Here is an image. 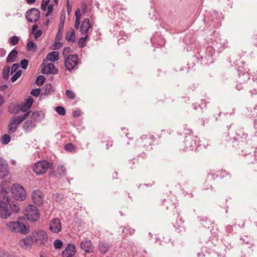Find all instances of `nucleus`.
Returning a JSON list of instances; mask_svg holds the SVG:
<instances>
[{
    "mask_svg": "<svg viewBox=\"0 0 257 257\" xmlns=\"http://www.w3.org/2000/svg\"><path fill=\"white\" fill-rule=\"evenodd\" d=\"M47 12L46 14V16L48 17L50 15V14L52 13V12L53 11V5H51L48 6L47 7Z\"/></svg>",
    "mask_w": 257,
    "mask_h": 257,
    "instance_id": "4d7b16f0",
    "label": "nucleus"
},
{
    "mask_svg": "<svg viewBox=\"0 0 257 257\" xmlns=\"http://www.w3.org/2000/svg\"><path fill=\"white\" fill-rule=\"evenodd\" d=\"M64 65L69 71L76 70L78 68V57L76 54L68 55L65 58Z\"/></svg>",
    "mask_w": 257,
    "mask_h": 257,
    "instance_id": "1a4fd4ad",
    "label": "nucleus"
},
{
    "mask_svg": "<svg viewBox=\"0 0 257 257\" xmlns=\"http://www.w3.org/2000/svg\"><path fill=\"white\" fill-rule=\"evenodd\" d=\"M185 135H188L185 139V148L186 150H194L196 149L197 147L201 146L199 144V140L197 136H195L192 134V130L187 129L185 133Z\"/></svg>",
    "mask_w": 257,
    "mask_h": 257,
    "instance_id": "20e7f679",
    "label": "nucleus"
},
{
    "mask_svg": "<svg viewBox=\"0 0 257 257\" xmlns=\"http://www.w3.org/2000/svg\"><path fill=\"white\" fill-rule=\"evenodd\" d=\"M40 13L38 9L32 8L27 11L25 14L27 20L31 23L37 22L40 18Z\"/></svg>",
    "mask_w": 257,
    "mask_h": 257,
    "instance_id": "ddd939ff",
    "label": "nucleus"
},
{
    "mask_svg": "<svg viewBox=\"0 0 257 257\" xmlns=\"http://www.w3.org/2000/svg\"><path fill=\"white\" fill-rule=\"evenodd\" d=\"M55 92V88L53 87L51 84H47L45 85L44 94L45 95H51Z\"/></svg>",
    "mask_w": 257,
    "mask_h": 257,
    "instance_id": "2f4dec72",
    "label": "nucleus"
},
{
    "mask_svg": "<svg viewBox=\"0 0 257 257\" xmlns=\"http://www.w3.org/2000/svg\"><path fill=\"white\" fill-rule=\"evenodd\" d=\"M201 224L205 228H209V225L212 224L211 221L208 218L204 216H201L198 217Z\"/></svg>",
    "mask_w": 257,
    "mask_h": 257,
    "instance_id": "c756f323",
    "label": "nucleus"
},
{
    "mask_svg": "<svg viewBox=\"0 0 257 257\" xmlns=\"http://www.w3.org/2000/svg\"><path fill=\"white\" fill-rule=\"evenodd\" d=\"M109 245L106 242H102L99 244V250L101 253L105 254L109 249Z\"/></svg>",
    "mask_w": 257,
    "mask_h": 257,
    "instance_id": "7c9ffc66",
    "label": "nucleus"
},
{
    "mask_svg": "<svg viewBox=\"0 0 257 257\" xmlns=\"http://www.w3.org/2000/svg\"><path fill=\"white\" fill-rule=\"evenodd\" d=\"M12 194L16 200H24L26 193L24 188L18 184H15L12 187Z\"/></svg>",
    "mask_w": 257,
    "mask_h": 257,
    "instance_id": "9b49d317",
    "label": "nucleus"
},
{
    "mask_svg": "<svg viewBox=\"0 0 257 257\" xmlns=\"http://www.w3.org/2000/svg\"><path fill=\"white\" fill-rule=\"evenodd\" d=\"M50 2V0H42V3L41 4V9L43 11H46L47 10V7L49 6V4Z\"/></svg>",
    "mask_w": 257,
    "mask_h": 257,
    "instance_id": "3c124183",
    "label": "nucleus"
},
{
    "mask_svg": "<svg viewBox=\"0 0 257 257\" xmlns=\"http://www.w3.org/2000/svg\"><path fill=\"white\" fill-rule=\"evenodd\" d=\"M33 243L34 240L32 234L26 236L19 241L20 245L25 248H31Z\"/></svg>",
    "mask_w": 257,
    "mask_h": 257,
    "instance_id": "a211bd4d",
    "label": "nucleus"
},
{
    "mask_svg": "<svg viewBox=\"0 0 257 257\" xmlns=\"http://www.w3.org/2000/svg\"><path fill=\"white\" fill-rule=\"evenodd\" d=\"M59 53L57 51L49 53L46 56V59L43 60L56 61L59 60Z\"/></svg>",
    "mask_w": 257,
    "mask_h": 257,
    "instance_id": "bb28decb",
    "label": "nucleus"
},
{
    "mask_svg": "<svg viewBox=\"0 0 257 257\" xmlns=\"http://www.w3.org/2000/svg\"><path fill=\"white\" fill-rule=\"evenodd\" d=\"M49 167V162L47 160H42L35 164L33 170L37 175H41L45 173Z\"/></svg>",
    "mask_w": 257,
    "mask_h": 257,
    "instance_id": "f8f14e48",
    "label": "nucleus"
},
{
    "mask_svg": "<svg viewBox=\"0 0 257 257\" xmlns=\"http://www.w3.org/2000/svg\"><path fill=\"white\" fill-rule=\"evenodd\" d=\"M20 67V65L18 64H14L12 65L11 68L10 69L11 70V75H12L13 73H16L17 71H18V68Z\"/></svg>",
    "mask_w": 257,
    "mask_h": 257,
    "instance_id": "864d4df0",
    "label": "nucleus"
},
{
    "mask_svg": "<svg viewBox=\"0 0 257 257\" xmlns=\"http://www.w3.org/2000/svg\"><path fill=\"white\" fill-rule=\"evenodd\" d=\"M32 198L34 203L38 206L41 205L44 200V196L42 192L38 189L35 190L32 192Z\"/></svg>",
    "mask_w": 257,
    "mask_h": 257,
    "instance_id": "2eb2a0df",
    "label": "nucleus"
},
{
    "mask_svg": "<svg viewBox=\"0 0 257 257\" xmlns=\"http://www.w3.org/2000/svg\"><path fill=\"white\" fill-rule=\"evenodd\" d=\"M80 247L81 249L86 253L92 252L94 249V246L92 245L91 240L88 239H84L82 240L80 243Z\"/></svg>",
    "mask_w": 257,
    "mask_h": 257,
    "instance_id": "6ab92c4d",
    "label": "nucleus"
},
{
    "mask_svg": "<svg viewBox=\"0 0 257 257\" xmlns=\"http://www.w3.org/2000/svg\"><path fill=\"white\" fill-rule=\"evenodd\" d=\"M66 95L70 99L73 100L75 98V95L73 92L70 90L66 91Z\"/></svg>",
    "mask_w": 257,
    "mask_h": 257,
    "instance_id": "603ef678",
    "label": "nucleus"
},
{
    "mask_svg": "<svg viewBox=\"0 0 257 257\" xmlns=\"http://www.w3.org/2000/svg\"><path fill=\"white\" fill-rule=\"evenodd\" d=\"M248 115L250 118H252L253 119L254 126H256L257 122V104L255 105V107L251 110L250 113Z\"/></svg>",
    "mask_w": 257,
    "mask_h": 257,
    "instance_id": "473e14b6",
    "label": "nucleus"
},
{
    "mask_svg": "<svg viewBox=\"0 0 257 257\" xmlns=\"http://www.w3.org/2000/svg\"><path fill=\"white\" fill-rule=\"evenodd\" d=\"M45 81V77L43 75H39L36 80V84L38 86H41Z\"/></svg>",
    "mask_w": 257,
    "mask_h": 257,
    "instance_id": "37998d69",
    "label": "nucleus"
},
{
    "mask_svg": "<svg viewBox=\"0 0 257 257\" xmlns=\"http://www.w3.org/2000/svg\"><path fill=\"white\" fill-rule=\"evenodd\" d=\"M26 1L28 4L32 5L34 4L36 2V0H26Z\"/></svg>",
    "mask_w": 257,
    "mask_h": 257,
    "instance_id": "774afa93",
    "label": "nucleus"
},
{
    "mask_svg": "<svg viewBox=\"0 0 257 257\" xmlns=\"http://www.w3.org/2000/svg\"><path fill=\"white\" fill-rule=\"evenodd\" d=\"M103 143H106V149H108L110 147L112 146L113 141L109 137L105 138L102 141Z\"/></svg>",
    "mask_w": 257,
    "mask_h": 257,
    "instance_id": "ea45409f",
    "label": "nucleus"
},
{
    "mask_svg": "<svg viewBox=\"0 0 257 257\" xmlns=\"http://www.w3.org/2000/svg\"><path fill=\"white\" fill-rule=\"evenodd\" d=\"M65 39L68 42L73 43L75 42V33L73 29L71 28L69 31L67 32L65 36Z\"/></svg>",
    "mask_w": 257,
    "mask_h": 257,
    "instance_id": "393cba45",
    "label": "nucleus"
},
{
    "mask_svg": "<svg viewBox=\"0 0 257 257\" xmlns=\"http://www.w3.org/2000/svg\"><path fill=\"white\" fill-rule=\"evenodd\" d=\"M26 212L25 214V218L31 222H36L40 218V213L37 207L33 205H28L26 208Z\"/></svg>",
    "mask_w": 257,
    "mask_h": 257,
    "instance_id": "0eeeda50",
    "label": "nucleus"
},
{
    "mask_svg": "<svg viewBox=\"0 0 257 257\" xmlns=\"http://www.w3.org/2000/svg\"><path fill=\"white\" fill-rule=\"evenodd\" d=\"M250 90L249 92L251 93V96H253V95L257 94V78L255 80L253 78L249 82Z\"/></svg>",
    "mask_w": 257,
    "mask_h": 257,
    "instance_id": "a878e982",
    "label": "nucleus"
},
{
    "mask_svg": "<svg viewBox=\"0 0 257 257\" xmlns=\"http://www.w3.org/2000/svg\"><path fill=\"white\" fill-rule=\"evenodd\" d=\"M22 71L21 70H19L16 73H14V74L11 77V81L12 82H15L22 75Z\"/></svg>",
    "mask_w": 257,
    "mask_h": 257,
    "instance_id": "c03bdc74",
    "label": "nucleus"
},
{
    "mask_svg": "<svg viewBox=\"0 0 257 257\" xmlns=\"http://www.w3.org/2000/svg\"><path fill=\"white\" fill-rule=\"evenodd\" d=\"M64 149L67 151L72 152L75 150L76 147L71 143H68L65 145Z\"/></svg>",
    "mask_w": 257,
    "mask_h": 257,
    "instance_id": "79ce46f5",
    "label": "nucleus"
},
{
    "mask_svg": "<svg viewBox=\"0 0 257 257\" xmlns=\"http://www.w3.org/2000/svg\"><path fill=\"white\" fill-rule=\"evenodd\" d=\"M81 114V111L79 109L76 110L73 112V116L74 117H78V116H80Z\"/></svg>",
    "mask_w": 257,
    "mask_h": 257,
    "instance_id": "680f3d73",
    "label": "nucleus"
},
{
    "mask_svg": "<svg viewBox=\"0 0 257 257\" xmlns=\"http://www.w3.org/2000/svg\"><path fill=\"white\" fill-rule=\"evenodd\" d=\"M11 139V138L9 135L5 134L2 137L1 143L3 145H7L10 142Z\"/></svg>",
    "mask_w": 257,
    "mask_h": 257,
    "instance_id": "4c0bfd02",
    "label": "nucleus"
},
{
    "mask_svg": "<svg viewBox=\"0 0 257 257\" xmlns=\"http://www.w3.org/2000/svg\"><path fill=\"white\" fill-rule=\"evenodd\" d=\"M81 16V11L79 9H78L75 12V19L80 20Z\"/></svg>",
    "mask_w": 257,
    "mask_h": 257,
    "instance_id": "052dcab7",
    "label": "nucleus"
},
{
    "mask_svg": "<svg viewBox=\"0 0 257 257\" xmlns=\"http://www.w3.org/2000/svg\"><path fill=\"white\" fill-rule=\"evenodd\" d=\"M41 111H34L32 112L31 117L34 120L37 121L41 117Z\"/></svg>",
    "mask_w": 257,
    "mask_h": 257,
    "instance_id": "a19ab883",
    "label": "nucleus"
},
{
    "mask_svg": "<svg viewBox=\"0 0 257 257\" xmlns=\"http://www.w3.org/2000/svg\"><path fill=\"white\" fill-rule=\"evenodd\" d=\"M66 6L67 8V13L68 14H70L72 11V8L70 6L69 0H66Z\"/></svg>",
    "mask_w": 257,
    "mask_h": 257,
    "instance_id": "e2e57ef3",
    "label": "nucleus"
},
{
    "mask_svg": "<svg viewBox=\"0 0 257 257\" xmlns=\"http://www.w3.org/2000/svg\"><path fill=\"white\" fill-rule=\"evenodd\" d=\"M57 171L60 176L66 175V169L63 165H59L57 168Z\"/></svg>",
    "mask_w": 257,
    "mask_h": 257,
    "instance_id": "58836bf2",
    "label": "nucleus"
},
{
    "mask_svg": "<svg viewBox=\"0 0 257 257\" xmlns=\"http://www.w3.org/2000/svg\"><path fill=\"white\" fill-rule=\"evenodd\" d=\"M6 54V51L3 48H0V57H3Z\"/></svg>",
    "mask_w": 257,
    "mask_h": 257,
    "instance_id": "0e129e2a",
    "label": "nucleus"
},
{
    "mask_svg": "<svg viewBox=\"0 0 257 257\" xmlns=\"http://www.w3.org/2000/svg\"><path fill=\"white\" fill-rule=\"evenodd\" d=\"M18 55V51L15 49H13L9 54L7 58L8 63H12L15 61Z\"/></svg>",
    "mask_w": 257,
    "mask_h": 257,
    "instance_id": "c85d7f7f",
    "label": "nucleus"
},
{
    "mask_svg": "<svg viewBox=\"0 0 257 257\" xmlns=\"http://www.w3.org/2000/svg\"><path fill=\"white\" fill-rule=\"evenodd\" d=\"M37 49V45L33 41H29L27 44V49L29 51H36Z\"/></svg>",
    "mask_w": 257,
    "mask_h": 257,
    "instance_id": "72a5a7b5",
    "label": "nucleus"
},
{
    "mask_svg": "<svg viewBox=\"0 0 257 257\" xmlns=\"http://www.w3.org/2000/svg\"><path fill=\"white\" fill-rule=\"evenodd\" d=\"M53 46L54 47L53 48V49H59L60 48H61L63 46V43L59 42H55Z\"/></svg>",
    "mask_w": 257,
    "mask_h": 257,
    "instance_id": "bf43d9fd",
    "label": "nucleus"
},
{
    "mask_svg": "<svg viewBox=\"0 0 257 257\" xmlns=\"http://www.w3.org/2000/svg\"><path fill=\"white\" fill-rule=\"evenodd\" d=\"M29 61L27 59H22L20 61V66L23 69H26L28 67Z\"/></svg>",
    "mask_w": 257,
    "mask_h": 257,
    "instance_id": "8fccbe9b",
    "label": "nucleus"
},
{
    "mask_svg": "<svg viewBox=\"0 0 257 257\" xmlns=\"http://www.w3.org/2000/svg\"><path fill=\"white\" fill-rule=\"evenodd\" d=\"M5 102V98L4 96L0 94V106H1Z\"/></svg>",
    "mask_w": 257,
    "mask_h": 257,
    "instance_id": "338daca9",
    "label": "nucleus"
},
{
    "mask_svg": "<svg viewBox=\"0 0 257 257\" xmlns=\"http://www.w3.org/2000/svg\"><path fill=\"white\" fill-rule=\"evenodd\" d=\"M88 38V36L87 35H85L84 37H81L78 41V45L79 47L80 48H83L85 46Z\"/></svg>",
    "mask_w": 257,
    "mask_h": 257,
    "instance_id": "c9c22d12",
    "label": "nucleus"
},
{
    "mask_svg": "<svg viewBox=\"0 0 257 257\" xmlns=\"http://www.w3.org/2000/svg\"><path fill=\"white\" fill-rule=\"evenodd\" d=\"M32 235L34 238V243L38 246L44 245L48 241V235L44 230L38 229L33 232Z\"/></svg>",
    "mask_w": 257,
    "mask_h": 257,
    "instance_id": "6e6552de",
    "label": "nucleus"
},
{
    "mask_svg": "<svg viewBox=\"0 0 257 257\" xmlns=\"http://www.w3.org/2000/svg\"><path fill=\"white\" fill-rule=\"evenodd\" d=\"M237 71L238 74V82L239 83H246L250 79V75L248 73V68L245 67L244 62H242L241 66L237 67Z\"/></svg>",
    "mask_w": 257,
    "mask_h": 257,
    "instance_id": "9d476101",
    "label": "nucleus"
},
{
    "mask_svg": "<svg viewBox=\"0 0 257 257\" xmlns=\"http://www.w3.org/2000/svg\"><path fill=\"white\" fill-rule=\"evenodd\" d=\"M237 135L238 136V138H237V139L238 140L240 139L246 141L248 137L247 134L243 133V132H241V134L238 133L237 134Z\"/></svg>",
    "mask_w": 257,
    "mask_h": 257,
    "instance_id": "6e6d98bb",
    "label": "nucleus"
},
{
    "mask_svg": "<svg viewBox=\"0 0 257 257\" xmlns=\"http://www.w3.org/2000/svg\"><path fill=\"white\" fill-rule=\"evenodd\" d=\"M9 166L7 162L0 157V179H3L9 174Z\"/></svg>",
    "mask_w": 257,
    "mask_h": 257,
    "instance_id": "f3484780",
    "label": "nucleus"
},
{
    "mask_svg": "<svg viewBox=\"0 0 257 257\" xmlns=\"http://www.w3.org/2000/svg\"><path fill=\"white\" fill-rule=\"evenodd\" d=\"M90 24L89 19H85L82 22L80 26V32L82 34H86L90 28Z\"/></svg>",
    "mask_w": 257,
    "mask_h": 257,
    "instance_id": "5701e85b",
    "label": "nucleus"
},
{
    "mask_svg": "<svg viewBox=\"0 0 257 257\" xmlns=\"http://www.w3.org/2000/svg\"><path fill=\"white\" fill-rule=\"evenodd\" d=\"M71 49L69 47H66L64 49L63 51V54L65 58H66L67 55H68V53L70 52Z\"/></svg>",
    "mask_w": 257,
    "mask_h": 257,
    "instance_id": "13d9d810",
    "label": "nucleus"
},
{
    "mask_svg": "<svg viewBox=\"0 0 257 257\" xmlns=\"http://www.w3.org/2000/svg\"><path fill=\"white\" fill-rule=\"evenodd\" d=\"M30 115L29 112H26L21 116L14 115L10 120L8 126V132L10 134L14 133L18 129L19 125Z\"/></svg>",
    "mask_w": 257,
    "mask_h": 257,
    "instance_id": "39448f33",
    "label": "nucleus"
},
{
    "mask_svg": "<svg viewBox=\"0 0 257 257\" xmlns=\"http://www.w3.org/2000/svg\"><path fill=\"white\" fill-rule=\"evenodd\" d=\"M49 229L53 233H58L61 230V222L59 219H52L49 222Z\"/></svg>",
    "mask_w": 257,
    "mask_h": 257,
    "instance_id": "dca6fc26",
    "label": "nucleus"
},
{
    "mask_svg": "<svg viewBox=\"0 0 257 257\" xmlns=\"http://www.w3.org/2000/svg\"><path fill=\"white\" fill-rule=\"evenodd\" d=\"M153 140L151 137H148L147 135H144L138 140V143L143 146L144 148H148L151 146Z\"/></svg>",
    "mask_w": 257,
    "mask_h": 257,
    "instance_id": "412c9836",
    "label": "nucleus"
},
{
    "mask_svg": "<svg viewBox=\"0 0 257 257\" xmlns=\"http://www.w3.org/2000/svg\"><path fill=\"white\" fill-rule=\"evenodd\" d=\"M80 25V20L75 19V28L76 29H78Z\"/></svg>",
    "mask_w": 257,
    "mask_h": 257,
    "instance_id": "69168bd1",
    "label": "nucleus"
},
{
    "mask_svg": "<svg viewBox=\"0 0 257 257\" xmlns=\"http://www.w3.org/2000/svg\"><path fill=\"white\" fill-rule=\"evenodd\" d=\"M19 41V38L17 36H12L10 40V43L13 45L15 46L18 44Z\"/></svg>",
    "mask_w": 257,
    "mask_h": 257,
    "instance_id": "09e8293b",
    "label": "nucleus"
},
{
    "mask_svg": "<svg viewBox=\"0 0 257 257\" xmlns=\"http://www.w3.org/2000/svg\"><path fill=\"white\" fill-rule=\"evenodd\" d=\"M20 207L17 201L10 202L8 193L6 191H0V216L2 219H7L13 214L17 213Z\"/></svg>",
    "mask_w": 257,
    "mask_h": 257,
    "instance_id": "f257e3e1",
    "label": "nucleus"
},
{
    "mask_svg": "<svg viewBox=\"0 0 257 257\" xmlns=\"http://www.w3.org/2000/svg\"><path fill=\"white\" fill-rule=\"evenodd\" d=\"M76 252L75 246L73 244L69 243L65 249L62 251L63 257H72Z\"/></svg>",
    "mask_w": 257,
    "mask_h": 257,
    "instance_id": "aec40b11",
    "label": "nucleus"
},
{
    "mask_svg": "<svg viewBox=\"0 0 257 257\" xmlns=\"http://www.w3.org/2000/svg\"><path fill=\"white\" fill-rule=\"evenodd\" d=\"M35 126V123L32 120H28L23 124V129L26 132H30Z\"/></svg>",
    "mask_w": 257,
    "mask_h": 257,
    "instance_id": "b1692460",
    "label": "nucleus"
},
{
    "mask_svg": "<svg viewBox=\"0 0 257 257\" xmlns=\"http://www.w3.org/2000/svg\"><path fill=\"white\" fill-rule=\"evenodd\" d=\"M47 61L43 60L42 64L41 73L44 74H55L58 73V69H56L52 63L47 64Z\"/></svg>",
    "mask_w": 257,
    "mask_h": 257,
    "instance_id": "4468645a",
    "label": "nucleus"
},
{
    "mask_svg": "<svg viewBox=\"0 0 257 257\" xmlns=\"http://www.w3.org/2000/svg\"><path fill=\"white\" fill-rule=\"evenodd\" d=\"M120 228L121 229V233H123L125 235H131L135 232L134 229H131L128 227H121Z\"/></svg>",
    "mask_w": 257,
    "mask_h": 257,
    "instance_id": "f704fd0d",
    "label": "nucleus"
},
{
    "mask_svg": "<svg viewBox=\"0 0 257 257\" xmlns=\"http://www.w3.org/2000/svg\"><path fill=\"white\" fill-rule=\"evenodd\" d=\"M41 92V89L40 88H36L33 89L31 92V94L35 97L38 96Z\"/></svg>",
    "mask_w": 257,
    "mask_h": 257,
    "instance_id": "5fc2aeb1",
    "label": "nucleus"
},
{
    "mask_svg": "<svg viewBox=\"0 0 257 257\" xmlns=\"http://www.w3.org/2000/svg\"><path fill=\"white\" fill-rule=\"evenodd\" d=\"M62 245L63 242L60 239H56L54 241V246L56 249H60L62 247Z\"/></svg>",
    "mask_w": 257,
    "mask_h": 257,
    "instance_id": "49530a36",
    "label": "nucleus"
},
{
    "mask_svg": "<svg viewBox=\"0 0 257 257\" xmlns=\"http://www.w3.org/2000/svg\"><path fill=\"white\" fill-rule=\"evenodd\" d=\"M33 103V98L29 97L25 100L24 103L20 104L11 103L8 106V110L11 114H16L19 111H22L25 113L26 112H29L30 114L31 111L29 109L32 107Z\"/></svg>",
    "mask_w": 257,
    "mask_h": 257,
    "instance_id": "f03ea898",
    "label": "nucleus"
},
{
    "mask_svg": "<svg viewBox=\"0 0 257 257\" xmlns=\"http://www.w3.org/2000/svg\"><path fill=\"white\" fill-rule=\"evenodd\" d=\"M11 74L10 73V67H7V68H5L4 69V72H3V78L4 79L8 80L9 78L10 75Z\"/></svg>",
    "mask_w": 257,
    "mask_h": 257,
    "instance_id": "a18cd8bd",
    "label": "nucleus"
},
{
    "mask_svg": "<svg viewBox=\"0 0 257 257\" xmlns=\"http://www.w3.org/2000/svg\"><path fill=\"white\" fill-rule=\"evenodd\" d=\"M38 26L37 24H35L32 28V34L34 35V38L37 40L39 37H40L43 33L41 30H37Z\"/></svg>",
    "mask_w": 257,
    "mask_h": 257,
    "instance_id": "cd10ccee",
    "label": "nucleus"
},
{
    "mask_svg": "<svg viewBox=\"0 0 257 257\" xmlns=\"http://www.w3.org/2000/svg\"><path fill=\"white\" fill-rule=\"evenodd\" d=\"M55 111L61 115H64L66 113L65 108L62 106H57L55 108Z\"/></svg>",
    "mask_w": 257,
    "mask_h": 257,
    "instance_id": "de8ad7c7",
    "label": "nucleus"
},
{
    "mask_svg": "<svg viewBox=\"0 0 257 257\" xmlns=\"http://www.w3.org/2000/svg\"><path fill=\"white\" fill-rule=\"evenodd\" d=\"M215 43L216 44H214V45L219 51H221L228 47V42L224 38H219L216 40Z\"/></svg>",
    "mask_w": 257,
    "mask_h": 257,
    "instance_id": "4be33fe9",
    "label": "nucleus"
},
{
    "mask_svg": "<svg viewBox=\"0 0 257 257\" xmlns=\"http://www.w3.org/2000/svg\"><path fill=\"white\" fill-rule=\"evenodd\" d=\"M7 227L13 232L27 234L29 231V227L18 221H11L7 224Z\"/></svg>",
    "mask_w": 257,
    "mask_h": 257,
    "instance_id": "423d86ee",
    "label": "nucleus"
},
{
    "mask_svg": "<svg viewBox=\"0 0 257 257\" xmlns=\"http://www.w3.org/2000/svg\"><path fill=\"white\" fill-rule=\"evenodd\" d=\"M256 161V158L254 155L248 154L246 156V162L248 164L254 163Z\"/></svg>",
    "mask_w": 257,
    "mask_h": 257,
    "instance_id": "e433bc0d",
    "label": "nucleus"
},
{
    "mask_svg": "<svg viewBox=\"0 0 257 257\" xmlns=\"http://www.w3.org/2000/svg\"><path fill=\"white\" fill-rule=\"evenodd\" d=\"M214 50L212 47L203 48L198 53L197 58L202 65H209L213 62Z\"/></svg>",
    "mask_w": 257,
    "mask_h": 257,
    "instance_id": "7ed1b4c3",
    "label": "nucleus"
}]
</instances>
